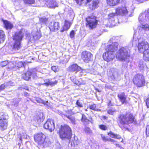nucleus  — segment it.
I'll list each match as a JSON object with an SVG mask.
<instances>
[{
  "instance_id": "6e6d98bb",
  "label": "nucleus",
  "mask_w": 149,
  "mask_h": 149,
  "mask_svg": "<svg viewBox=\"0 0 149 149\" xmlns=\"http://www.w3.org/2000/svg\"><path fill=\"white\" fill-rule=\"evenodd\" d=\"M139 3L143 2V0H136Z\"/></svg>"
},
{
  "instance_id": "5701e85b",
  "label": "nucleus",
  "mask_w": 149,
  "mask_h": 149,
  "mask_svg": "<svg viewBox=\"0 0 149 149\" xmlns=\"http://www.w3.org/2000/svg\"><path fill=\"white\" fill-rule=\"evenodd\" d=\"M3 24L6 29H11L13 27V25L10 22L7 20H3Z\"/></svg>"
},
{
  "instance_id": "f03ea898",
  "label": "nucleus",
  "mask_w": 149,
  "mask_h": 149,
  "mask_svg": "<svg viewBox=\"0 0 149 149\" xmlns=\"http://www.w3.org/2000/svg\"><path fill=\"white\" fill-rule=\"evenodd\" d=\"M118 118V125L122 130H128V126L130 124L136 125L137 123L135 116L133 113L130 112H127L125 114H120Z\"/></svg>"
},
{
  "instance_id": "1a4fd4ad",
  "label": "nucleus",
  "mask_w": 149,
  "mask_h": 149,
  "mask_svg": "<svg viewBox=\"0 0 149 149\" xmlns=\"http://www.w3.org/2000/svg\"><path fill=\"white\" fill-rule=\"evenodd\" d=\"M81 59L86 63H88L93 60V54L90 52L84 50L81 53Z\"/></svg>"
},
{
  "instance_id": "b1692460",
  "label": "nucleus",
  "mask_w": 149,
  "mask_h": 149,
  "mask_svg": "<svg viewBox=\"0 0 149 149\" xmlns=\"http://www.w3.org/2000/svg\"><path fill=\"white\" fill-rule=\"evenodd\" d=\"M6 39L5 32L2 30H0V45L3 43Z\"/></svg>"
},
{
  "instance_id": "c85d7f7f",
  "label": "nucleus",
  "mask_w": 149,
  "mask_h": 149,
  "mask_svg": "<svg viewBox=\"0 0 149 149\" xmlns=\"http://www.w3.org/2000/svg\"><path fill=\"white\" fill-rule=\"evenodd\" d=\"M58 6V4L55 1H50L49 3V8H54Z\"/></svg>"
},
{
  "instance_id": "a19ab883",
  "label": "nucleus",
  "mask_w": 149,
  "mask_h": 149,
  "mask_svg": "<svg viewBox=\"0 0 149 149\" xmlns=\"http://www.w3.org/2000/svg\"><path fill=\"white\" fill-rule=\"evenodd\" d=\"M74 31L73 30H71L70 33V36L71 38H74L75 35Z\"/></svg>"
},
{
  "instance_id": "f8f14e48",
  "label": "nucleus",
  "mask_w": 149,
  "mask_h": 149,
  "mask_svg": "<svg viewBox=\"0 0 149 149\" xmlns=\"http://www.w3.org/2000/svg\"><path fill=\"white\" fill-rule=\"evenodd\" d=\"M48 27L51 32H55L59 29L60 26L58 22H51L49 24Z\"/></svg>"
},
{
  "instance_id": "4468645a",
  "label": "nucleus",
  "mask_w": 149,
  "mask_h": 149,
  "mask_svg": "<svg viewBox=\"0 0 149 149\" xmlns=\"http://www.w3.org/2000/svg\"><path fill=\"white\" fill-rule=\"evenodd\" d=\"M36 75V73L31 70H27L22 74V78L28 81L31 78V77H34Z\"/></svg>"
},
{
  "instance_id": "de8ad7c7",
  "label": "nucleus",
  "mask_w": 149,
  "mask_h": 149,
  "mask_svg": "<svg viewBox=\"0 0 149 149\" xmlns=\"http://www.w3.org/2000/svg\"><path fill=\"white\" fill-rule=\"evenodd\" d=\"M101 136L102 139L103 141L105 142L108 141V139L107 138V137L103 136L102 134L101 135Z\"/></svg>"
},
{
  "instance_id": "cd10ccee",
  "label": "nucleus",
  "mask_w": 149,
  "mask_h": 149,
  "mask_svg": "<svg viewBox=\"0 0 149 149\" xmlns=\"http://www.w3.org/2000/svg\"><path fill=\"white\" fill-rule=\"evenodd\" d=\"M58 83V81L57 80H55L54 82H51L49 79H48L46 82H45L43 84V85H45L47 86H48L50 85L51 86H53L57 84Z\"/></svg>"
},
{
  "instance_id": "20e7f679",
  "label": "nucleus",
  "mask_w": 149,
  "mask_h": 149,
  "mask_svg": "<svg viewBox=\"0 0 149 149\" xmlns=\"http://www.w3.org/2000/svg\"><path fill=\"white\" fill-rule=\"evenodd\" d=\"M24 35L21 31L15 32L13 36V40L14 42L11 46L12 50L13 51H17L22 48L21 41Z\"/></svg>"
},
{
  "instance_id": "37998d69",
  "label": "nucleus",
  "mask_w": 149,
  "mask_h": 149,
  "mask_svg": "<svg viewBox=\"0 0 149 149\" xmlns=\"http://www.w3.org/2000/svg\"><path fill=\"white\" fill-rule=\"evenodd\" d=\"M142 27L145 30H149V26L148 24L142 25Z\"/></svg>"
},
{
  "instance_id": "aec40b11",
  "label": "nucleus",
  "mask_w": 149,
  "mask_h": 149,
  "mask_svg": "<svg viewBox=\"0 0 149 149\" xmlns=\"http://www.w3.org/2000/svg\"><path fill=\"white\" fill-rule=\"evenodd\" d=\"M70 79L74 84L78 86L85 84V82L82 79H77L76 77H70Z\"/></svg>"
},
{
  "instance_id": "dca6fc26",
  "label": "nucleus",
  "mask_w": 149,
  "mask_h": 149,
  "mask_svg": "<svg viewBox=\"0 0 149 149\" xmlns=\"http://www.w3.org/2000/svg\"><path fill=\"white\" fill-rule=\"evenodd\" d=\"M115 10L116 13L118 15L123 14L126 15L128 13L127 7L125 6L118 7L115 9Z\"/></svg>"
},
{
  "instance_id": "a878e982",
  "label": "nucleus",
  "mask_w": 149,
  "mask_h": 149,
  "mask_svg": "<svg viewBox=\"0 0 149 149\" xmlns=\"http://www.w3.org/2000/svg\"><path fill=\"white\" fill-rule=\"evenodd\" d=\"M80 143L79 141L78 140L74 139L72 141L71 143V146L72 148V149H75L78 146Z\"/></svg>"
},
{
  "instance_id": "6ab92c4d",
  "label": "nucleus",
  "mask_w": 149,
  "mask_h": 149,
  "mask_svg": "<svg viewBox=\"0 0 149 149\" xmlns=\"http://www.w3.org/2000/svg\"><path fill=\"white\" fill-rule=\"evenodd\" d=\"M72 24V23L71 22L67 20H65L62 28L60 30V32H63L68 30L70 28Z\"/></svg>"
},
{
  "instance_id": "ea45409f",
  "label": "nucleus",
  "mask_w": 149,
  "mask_h": 149,
  "mask_svg": "<svg viewBox=\"0 0 149 149\" xmlns=\"http://www.w3.org/2000/svg\"><path fill=\"white\" fill-rule=\"evenodd\" d=\"M144 102L145 103L146 106L147 108H149V97L146 98L144 100Z\"/></svg>"
},
{
  "instance_id": "393cba45",
  "label": "nucleus",
  "mask_w": 149,
  "mask_h": 149,
  "mask_svg": "<svg viewBox=\"0 0 149 149\" xmlns=\"http://www.w3.org/2000/svg\"><path fill=\"white\" fill-rule=\"evenodd\" d=\"M42 36L41 33L40 29L37 31L36 33L33 36V38L35 40H39Z\"/></svg>"
},
{
  "instance_id": "9d476101",
  "label": "nucleus",
  "mask_w": 149,
  "mask_h": 149,
  "mask_svg": "<svg viewBox=\"0 0 149 149\" xmlns=\"http://www.w3.org/2000/svg\"><path fill=\"white\" fill-rule=\"evenodd\" d=\"M8 116V115L5 113L0 116V130L1 131H3L7 128L8 123L7 118Z\"/></svg>"
},
{
  "instance_id": "473e14b6",
  "label": "nucleus",
  "mask_w": 149,
  "mask_h": 149,
  "mask_svg": "<svg viewBox=\"0 0 149 149\" xmlns=\"http://www.w3.org/2000/svg\"><path fill=\"white\" fill-rule=\"evenodd\" d=\"M90 109L94 111H100V110L97 109V105L95 104H93L89 106Z\"/></svg>"
},
{
  "instance_id": "0eeeda50",
  "label": "nucleus",
  "mask_w": 149,
  "mask_h": 149,
  "mask_svg": "<svg viewBox=\"0 0 149 149\" xmlns=\"http://www.w3.org/2000/svg\"><path fill=\"white\" fill-rule=\"evenodd\" d=\"M132 81L134 85L139 88L144 86L146 83L145 77L141 74L138 73L135 75Z\"/></svg>"
},
{
  "instance_id": "c03bdc74",
  "label": "nucleus",
  "mask_w": 149,
  "mask_h": 149,
  "mask_svg": "<svg viewBox=\"0 0 149 149\" xmlns=\"http://www.w3.org/2000/svg\"><path fill=\"white\" fill-rule=\"evenodd\" d=\"M115 111L111 109H110L108 110L107 112L110 115H113Z\"/></svg>"
},
{
  "instance_id": "7c9ffc66",
  "label": "nucleus",
  "mask_w": 149,
  "mask_h": 149,
  "mask_svg": "<svg viewBox=\"0 0 149 149\" xmlns=\"http://www.w3.org/2000/svg\"><path fill=\"white\" fill-rule=\"evenodd\" d=\"M48 18L45 17H40L39 18V21L40 23L46 24L48 21Z\"/></svg>"
},
{
  "instance_id": "2f4dec72",
  "label": "nucleus",
  "mask_w": 149,
  "mask_h": 149,
  "mask_svg": "<svg viewBox=\"0 0 149 149\" xmlns=\"http://www.w3.org/2000/svg\"><path fill=\"white\" fill-rule=\"evenodd\" d=\"M24 3L25 4L31 5L35 3V0H23Z\"/></svg>"
},
{
  "instance_id": "5fc2aeb1",
  "label": "nucleus",
  "mask_w": 149,
  "mask_h": 149,
  "mask_svg": "<svg viewBox=\"0 0 149 149\" xmlns=\"http://www.w3.org/2000/svg\"><path fill=\"white\" fill-rule=\"evenodd\" d=\"M111 100H110L109 101V102L108 104V105H111Z\"/></svg>"
},
{
  "instance_id": "f704fd0d",
  "label": "nucleus",
  "mask_w": 149,
  "mask_h": 149,
  "mask_svg": "<svg viewBox=\"0 0 149 149\" xmlns=\"http://www.w3.org/2000/svg\"><path fill=\"white\" fill-rule=\"evenodd\" d=\"M51 70L53 71L54 72H57L59 70L58 67L57 65H53L51 67Z\"/></svg>"
},
{
  "instance_id": "ddd939ff",
  "label": "nucleus",
  "mask_w": 149,
  "mask_h": 149,
  "mask_svg": "<svg viewBox=\"0 0 149 149\" xmlns=\"http://www.w3.org/2000/svg\"><path fill=\"white\" fill-rule=\"evenodd\" d=\"M117 97L119 101L122 104H129V101L127 99V96L124 92L118 93Z\"/></svg>"
},
{
  "instance_id": "e433bc0d",
  "label": "nucleus",
  "mask_w": 149,
  "mask_h": 149,
  "mask_svg": "<svg viewBox=\"0 0 149 149\" xmlns=\"http://www.w3.org/2000/svg\"><path fill=\"white\" fill-rule=\"evenodd\" d=\"M84 131L86 134H90L92 132V131L90 128L87 127H85Z\"/></svg>"
},
{
  "instance_id": "13d9d810",
  "label": "nucleus",
  "mask_w": 149,
  "mask_h": 149,
  "mask_svg": "<svg viewBox=\"0 0 149 149\" xmlns=\"http://www.w3.org/2000/svg\"><path fill=\"white\" fill-rule=\"evenodd\" d=\"M24 89L27 90V91H29V89L27 87H26L25 88H24Z\"/></svg>"
},
{
  "instance_id": "052dcab7",
  "label": "nucleus",
  "mask_w": 149,
  "mask_h": 149,
  "mask_svg": "<svg viewBox=\"0 0 149 149\" xmlns=\"http://www.w3.org/2000/svg\"><path fill=\"white\" fill-rule=\"evenodd\" d=\"M4 63V62H3L2 63V66H3H3H6V64H6L5 65H3V63Z\"/></svg>"
},
{
  "instance_id": "f3484780",
  "label": "nucleus",
  "mask_w": 149,
  "mask_h": 149,
  "mask_svg": "<svg viewBox=\"0 0 149 149\" xmlns=\"http://www.w3.org/2000/svg\"><path fill=\"white\" fill-rule=\"evenodd\" d=\"M105 2L108 6L113 7L119 4L120 0H105Z\"/></svg>"
},
{
  "instance_id": "bf43d9fd",
  "label": "nucleus",
  "mask_w": 149,
  "mask_h": 149,
  "mask_svg": "<svg viewBox=\"0 0 149 149\" xmlns=\"http://www.w3.org/2000/svg\"><path fill=\"white\" fill-rule=\"evenodd\" d=\"M70 111H69V110L66 111V112L68 114H69L70 113Z\"/></svg>"
},
{
  "instance_id": "39448f33",
  "label": "nucleus",
  "mask_w": 149,
  "mask_h": 149,
  "mask_svg": "<svg viewBox=\"0 0 149 149\" xmlns=\"http://www.w3.org/2000/svg\"><path fill=\"white\" fill-rule=\"evenodd\" d=\"M137 47L139 52L143 54L144 60L149 61V43L146 41L143 40L138 43Z\"/></svg>"
},
{
  "instance_id": "79ce46f5",
  "label": "nucleus",
  "mask_w": 149,
  "mask_h": 149,
  "mask_svg": "<svg viewBox=\"0 0 149 149\" xmlns=\"http://www.w3.org/2000/svg\"><path fill=\"white\" fill-rule=\"evenodd\" d=\"M116 12L115 13H111L109 14L108 15L109 19H110L116 15Z\"/></svg>"
},
{
  "instance_id": "49530a36",
  "label": "nucleus",
  "mask_w": 149,
  "mask_h": 149,
  "mask_svg": "<svg viewBox=\"0 0 149 149\" xmlns=\"http://www.w3.org/2000/svg\"><path fill=\"white\" fill-rule=\"evenodd\" d=\"M37 101L39 103H42L43 104H45L46 103L45 102V101H44L42 99H41L40 98H38L37 100Z\"/></svg>"
},
{
  "instance_id": "4c0bfd02",
  "label": "nucleus",
  "mask_w": 149,
  "mask_h": 149,
  "mask_svg": "<svg viewBox=\"0 0 149 149\" xmlns=\"http://www.w3.org/2000/svg\"><path fill=\"white\" fill-rule=\"evenodd\" d=\"M76 104L77 106L78 107L81 108L83 107L82 104L80 101L79 100H77Z\"/></svg>"
},
{
  "instance_id": "72a5a7b5",
  "label": "nucleus",
  "mask_w": 149,
  "mask_h": 149,
  "mask_svg": "<svg viewBox=\"0 0 149 149\" xmlns=\"http://www.w3.org/2000/svg\"><path fill=\"white\" fill-rule=\"evenodd\" d=\"M15 66L17 68H20L24 66V65L22 61H16L15 62Z\"/></svg>"
},
{
  "instance_id": "4d7b16f0",
  "label": "nucleus",
  "mask_w": 149,
  "mask_h": 149,
  "mask_svg": "<svg viewBox=\"0 0 149 149\" xmlns=\"http://www.w3.org/2000/svg\"><path fill=\"white\" fill-rule=\"evenodd\" d=\"M19 139L21 141V142H22V136H21V134L20 135V137H19Z\"/></svg>"
},
{
  "instance_id": "3c124183",
  "label": "nucleus",
  "mask_w": 149,
  "mask_h": 149,
  "mask_svg": "<svg viewBox=\"0 0 149 149\" xmlns=\"http://www.w3.org/2000/svg\"><path fill=\"white\" fill-rule=\"evenodd\" d=\"M92 1V0H86L85 3L87 4L88 3L91 2Z\"/></svg>"
},
{
  "instance_id": "a211bd4d",
  "label": "nucleus",
  "mask_w": 149,
  "mask_h": 149,
  "mask_svg": "<svg viewBox=\"0 0 149 149\" xmlns=\"http://www.w3.org/2000/svg\"><path fill=\"white\" fill-rule=\"evenodd\" d=\"M100 2V0H93L91 4H89V7L90 9L94 10L98 7Z\"/></svg>"
},
{
  "instance_id": "8fccbe9b",
  "label": "nucleus",
  "mask_w": 149,
  "mask_h": 149,
  "mask_svg": "<svg viewBox=\"0 0 149 149\" xmlns=\"http://www.w3.org/2000/svg\"><path fill=\"white\" fill-rule=\"evenodd\" d=\"M102 118L103 120H106L108 118V117L105 116H102Z\"/></svg>"
},
{
  "instance_id": "412c9836",
  "label": "nucleus",
  "mask_w": 149,
  "mask_h": 149,
  "mask_svg": "<svg viewBox=\"0 0 149 149\" xmlns=\"http://www.w3.org/2000/svg\"><path fill=\"white\" fill-rule=\"evenodd\" d=\"M81 120L82 123L86 124H88L90 123H91L92 120V118L91 117L88 118L86 116L84 113L81 114Z\"/></svg>"
},
{
  "instance_id": "a18cd8bd",
  "label": "nucleus",
  "mask_w": 149,
  "mask_h": 149,
  "mask_svg": "<svg viewBox=\"0 0 149 149\" xmlns=\"http://www.w3.org/2000/svg\"><path fill=\"white\" fill-rule=\"evenodd\" d=\"M6 87V86L5 84H1L0 86V91H1L4 90Z\"/></svg>"
},
{
  "instance_id": "f257e3e1",
  "label": "nucleus",
  "mask_w": 149,
  "mask_h": 149,
  "mask_svg": "<svg viewBox=\"0 0 149 149\" xmlns=\"http://www.w3.org/2000/svg\"><path fill=\"white\" fill-rule=\"evenodd\" d=\"M118 46L115 44L109 45L105 49V52L102 55L103 59L108 62L112 61L116 57L118 60L120 61H125L131 56L130 52L126 47H121L116 52Z\"/></svg>"
},
{
  "instance_id": "6e6552de",
  "label": "nucleus",
  "mask_w": 149,
  "mask_h": 149,
  "mask_svg": "<svg viewBox=\"0 0 149 149\" xmlns=\"http://www.w3.org/2000/svg\"><path fill=\"white\" fill-rule=\"evenodd\" d=\"M35 141L38 145H41L44 144V145H47L48 143L45 141L46 136L42 132H39L36 133L33 136Z\"/></svg>"
},
{
  "instance_id": "2eb2a0df",
  "label": "nucleus",
  "mask_w": 149,
  "mask_h": 149,
  "mask_svg": "<svg viewBox=\"0 0 149 149\" xmlns=\"http://www.w3.org/2000/svg\"><path fill=\"white\" fill-rule=\"evenodd\" d=\"M68 70L70 72H75L77 73L80 70L83 71V69L77 64L74 63L70 65L68 68Z\"/></svg>"
},
{
  "instance_id": "423d86ee",
  "label": "nucleus",
  "mask_w": 149,
  "mask_h": 149,
  "mask_svg": "<svg viewBox=\"0 0 149 149\" xmlns=\"http://www.w3.org/2000/svg\"><path fill=\"white\" fill-rule=\"evenodd\" d=\"M86 22L85 26L90 30L96 28L99 22L97 16L93 13L86 17L85 19Z\"/></svg>"
},
{
  "instance_id": "58836bf2",
  "label": "nucleus",
  "mask_w": 149,
  "mask_h": 149,
  "mask_svg": "<svg viewBox=\"0 0 149 149\" xmlns=\"http://www.w3.org/2000/svg\"><path fill=\"white\" fill-rule=\"evenodd\" d=\"M146 137H148L149 136V125H147L146 126Z\"/></svg>"
},
{
  "instance_id": "c756f323",
  "label": "nucleus",
  "mask_w": 149,
  "mask_h": 149,
  "mask_svg": "<svg viewBox=\"0 0 149 149\" xmlns=\"http://www.w3.org/2000/svg\"><path fill=\"white\" fill-rule=\"evenodd\" d=\"M64 115L70 120L71 123L73 124H75V123L76 120L74 117L72 116L71 115L68 116L66 114Z\"/></svg>"
},
{
  "instance_id": "c9c22d12",
  "label": "nucleus",
  "mask_w": 149,
  "mask_h": 149,
  "mask_svg": "<svg viewBox=\"0 0 149 149\" xmlns=\"http://www.w3.org/2000/svg\"><path fill=\"white\" fill-rule=\"evenodd\" d=\"M99 128L101 130L105 131L108 129V127L105 125L101 124L99 125Z\"/></svg>"
},
{
  "instance_id": "4be33fe9",
  "label": "nucleus",
  "mask_w": 149,
  "mask_h": 149,
  "mask_svg": "<svg viewBox=\"0 0 149 149\" xmlns=\"http://www.w3.org/2000/svg\"><path fill=\"white\" fill-rule=\"evenodd\" d=\"M45 117L43 113H38L34 118L36 121L39 123H41L43 121Z\"/></svg>"
},
{
  "instance_id": "603ef678",
  "label": "nucleus",
  "mask_w": 149,
  "mask_h": 149,
  "mask_svg": "<svg viewBox=\"0 0 149 149\" xmlns=\"http://www.w3.org/2000/svg\"><path fill=\"white\" fill-rule=\"evenodd\" d=\"M24 95L25 96H27L29 95L28 93L27 92H24Z\"/></svg>"
},
{
  "instance_id": "09e8293b",
  "label": "nucleus",
  "mask_w": 149,
  "mask_h": 149,
  "mask_svg": "<svg viewBox=\"0 0 149 149\" xmlns=\"http://www.w3.org/2000/svg\"><path fill=\"white\" fill-rule=\"evenodd\" d=\"M75 0L76 1V2L77 3V4L80 5L82 4V1H83L84 0Z\"/></svg>"
},
{
  "instance_id": "7ed1b4c3",
  "label": "nucleus",
  "mask_w": 149,
  "mask_h": 149,
  "mask_svg": "<svg viewBox=\"0 0 149 149\" xmlns=\"http://www.w3.org/2000/svg\"><path fill=\"white\" fill-rule=\"evenodd\" d=\"M72 130L70 127L67 124L61 125L58 127L57 134L60 139L62 140H69L72 138Z\"/></svg>"
},
{
  "instance_id": "864d4df0",
  "label": "nucleus",
  "mask_w": 149,
  "mask_h": 149,
  "mask_svg": "<svg viewBox=\"0 0 149 149\" xmlns=\"http://www.w3.org/2000/svg\"><path fill=\"white\" fill-rule=\"evenodd\" d=\"M108 141H110L111 142H114L115 141L113 139H108Z\"/></svg>"
},
{
  "instance_id": "9b49d317",
  "label": "nucleus",
  "mask_w": 149,
  "mask_h": 149,
  "mask_svg": "<svg viewBox=\"0 0 149 149\" xmlns=\"http://www.w3.org/2000/svg\"><path fill=\"white\" fill-rule=\"evenodd\" d=\"M43 127L50 132L53 131L55 128L54 120L50 118L47 119L43 125Z\"/></svg>"
},
{
  "instance_id": "bb28decb",
  "label": "nucleus",
  "mask_w": 149,
  "mask_h": 149,
  "mask_svg": "<svg viewBox=\"0 0 149 149\" xmlns=\"http://www.w3.org/2000/svg\"><path fill=\"white\" fill-rule=\"evenodd\" d=\"M107 134L111 137L115 139H120L121 138V137L120 135L116 134L111 131H110L109 132H108Z\"/></svg>"
}]
</instances>
